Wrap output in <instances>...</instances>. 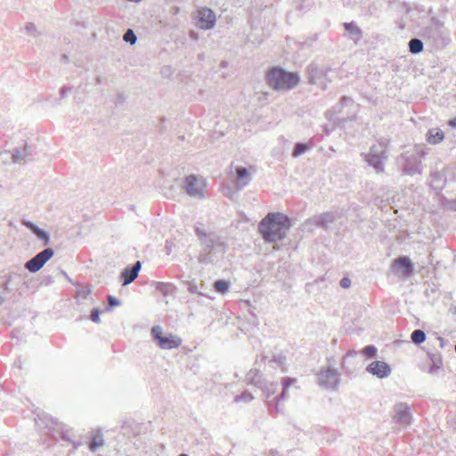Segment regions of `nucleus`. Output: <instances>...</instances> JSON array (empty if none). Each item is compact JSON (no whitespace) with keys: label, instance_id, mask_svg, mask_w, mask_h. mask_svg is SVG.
I'll return each instance as SVG.
<instances>
[{"label":"nucleus","instance_id":"nucleus-1","mask_svg":"<svg viewBox=\"0 0 456 456\" xmlns=\"http://www.w3.org/2000/svg\"><path fill=\"white\" fill-rule=\"evenodd\" d=\"M201 225L202 224L198 223L194 226L195 235L200 244L198 261L203 265L215 264L218 258L217 255L223 256L228 245L216 232H207L201 228Z\"/></svg>","mask_w":456,"mask_h":456},{"label":"nucleus","instance_id":"nucleus-2","mask_svg":"<svg viewBox=\"0 0 456 456\" xmlns=\"http://www.w3.org/2000/svg\"><path fill=\"white\" fill-rule=\"evenodd\" d=\"M291 227L290 218L280 212L268 213L259 223L258 232L265 242L281 241Z\"/></svg>","mask_w":456,"mask_h":456},{"label":"nucleus","instance_id":"nucleus-3","mask_svg":"<svg viewBox=\"0 0 456 456\" xmlns=\"http://www.w3.org/2000/svg\"><path fill=\"white\" fill-rule=\"evenodd\" d=\"M420 36L436 49H444L451 42L444 22L437 17L430 19L429 24L421 29Z\"/></svg>","mask_w":456,"mask_h":456},{"label":"nucleus","instance_id":"nucleus-4","mask_svg":"<svg viewBox=\"0 0 456 456\" xmlns=\"http://www.w3.org/2000/svg\"><path fill=\"white\" fill-rule=\"evenodd\" d=\"M428 152L423 145L415 144L412 149L405 151L397 158L401 161V170L403 175H415L422 173L421 159Z\"/></svg>","mask_w":456,"mask_h":456},{"label":"nucleus","instance_id":"nucleus-5","mask_svg":"<svg viewBox=\"0 0 456 456\" xmlns=\"http://www.w3.org/2000/svg\"><path fill=\"white\" fill-rule=\"evenodd\" d=\"M266 81L273 90H291L300 81V77L296 72L287 71L281 67H273L266 74Z\"/></svg>","mask_w":456,"mask_h":456},{"label":"nucleus","instance_id":"nucleus-6","mask_svg":"<svg viewBox=\"0 0 456 456\" xmlns=\"http://www.w3.org/2000/svg\"><path fill=\"white\" fill-rule=\"evenodd\" d=\"M354 103V102L351 97L342 96L337 104H335L332 108H330L325 112V117L329 120H332L337 125H341L348 121H353L355 119L354 114L343 118H336V116L342 113L345 107L353 106Z\"/></svg>","mask_w":456,"mask_h":456},{"label":"nucleus","instance_id":"nucleus-7","mask_svg":"<svg viewBox=\"0 0 456 456\" xmlns=\"http://www.w3.org/2000/svg\"><path fill=\"white\" fill-rule=\"evenodd\" d=\"M361 156L364 161L373 169L377 174L383 173L385 170V160L387 159V152L379 150L378 146L372 145L368 153H362Z\"/></svg>","mask_w":456,"mask_h":456},{"label":"nucleus","instance_id":"nucleus-8","mask_svg":"<svg viewBox=\"0 0 456 456\" xmlns=\"http://www.w3.org/2000/svg\"><path fill=\"white\" fill-rule=\"evenodd\" d=\"M39 421H41L42 424L45 425V428H47L49 430L53 429V430L58 432L60 435V437L63 441L72 442L75 449H77L80 445V443L73 442L71 440V438L69 436V431L64 428L63 424L58 422L57 419L49 417L48 415L42 413L41 415L37 414V418L36 419V422L38 425H40Z\"/></svg>","mask_w":456,"mask_h":456},{"label":"nucleus","instance_id":"nucleus-9","mask_svg":"<svg viewBox=\"0 0 456 456\" xmlns=\"http://www.w3.org/2000/svg\"><path fill=\"white\" fill-rule=\"evenodd\" d=\"M151 338L157 342L161 349H174L182 344V339L178 336H163L162 328L159 325L153 326L151 330Z\"/></svg>","mask_w":456,"mask_h":456},{"label":"nucleus","instance_id":"nucleus-10","mask_svg":"<svg viewBox=\"0 0 456 456\" xmlns=\"http://www.w3.org/2000/svg\"><path fill=\"white\" fill-rule=\"evenodd\" d=\"M54 256V250L52 248H45L38 252L32 258L28 260L24 267L30 273H37Z\"/></svg>","mask_w":456,"mask_h":456},{"label":"nucleus","instance_id":"nucleus-11","mask_svg":"<svg viewBox=\"0 0 456 456\" xmlns=\"http://www.w3.org/2000/svg\"><path fill=\"white\" fill-rule=\"evenodd\" d=\"M318 384L330 390H337L340 381L339 373L335 369L321 370L317 374Z\"/></svg>","mask_w":456,"mask_h":456},{"label":"nucleus","instance_id":"nucleus-12","mask_svg":"<svg viewBox=\"0 0 456 456\" xmlns=\"http://www.w3.org/2000/svg\"><path fill=\"white\" fill-rule=\"evenodd\" d=\"M391 270L395 274L410 277L413 273L414 265L408 256H403L393 260Z\"/></svg>","mask_w":456,"mask_h":456},{"label":"nucleus","instance_id":"nucleus-13","mask_svg":"<svg viewBox=\"0 0 456 456\" xmlns=\"http://www.w3.org/2000/svg\"><path fill=\"white\" fill-rule=\"evenodd\" d=\"M204 186L194 175H190L184 178L183 187L186 193L191 197L203 199L205 197Z\"/></svg>","mask_w":456,"mask_h":456},{"label":"nucleus","instance_id":"nucleus-14","mask_svg":"<svg viewBox=\"0 0 456 456\" xmlns=\"http://www.w3.org/2000/svg\"><path fill=\"white\" fill-rule=\"evenodd\" d=\"M297 379L290 377H284L281 379L282 389L281 392L275 396L273 400L267 401V404L269 405L270 411H274L275 413L280 411L279 410V403L283 401L287 397V390L288 388L296 383Z\"/></svg>","mask_w":456,"mask_h":456},{"label":"nucleus","instance_id":"nucleus-15","mask_svg":"<svg viewBox=\"0 0 456 456\" xmlns=\"http://www.w3.org/2000/svg\"><path fill=\"white\" fill-rule=\"evenodd\" d=\"M366 371L379 379H385L391 374V367L383 361H374L368 364Z\"/></svg>","mask_w":456,"mask_h":456},{"label":"nucleus","instance_id":"nucleus-16","mask_svg":"<svg viewBox=\"0 0 456 456\" xmlns=\"http://www.w3.org/2000/svg\"><path fill=\"white\" fill-rule=\"evenodd\" d=\"M35 148L27 142L22 147L15 148L12 152V159L13 163H20L21 161H28L33 159Z\"/></svg>","mask_w":456,"mask_h":456},{"label":"nucleus","instance_id":"nucleus-17","mask_svg":"<svg viewBox=\"0 0 456 456\" xmlns=\"http://www.w3.org/2000/svg\"><path fill=\"white\" fill-rule=\"evenodd\" d=\"M216 24V14L209 8H203L200 11L197 20V26L201 29H210Z\"/></svg>","mask_w":456,"mask_h":456},{"label":"nucleus","instance_id":"nucleus-18","mask_svg":"<svg viewBox=\"0 0 456 456\" xmlns=\"http://www.w3.org/2000/svg\"><path fill=\"white\" fill-rule=\"evenodd\" d=\"M395 422L409 425L411 422V410L407 403H399L395 405Z\"/></svg>","mask_w":456,"mask_h":456},{"label":"nucleus","instance_id":"nucleus-19","mask_svg":"<svg viewBox=\"0 0 456 456\" xmlns=\"http://www.w3.org/2000/svg\"><path fill=\"white\" fill-rule=\"evenodd\" d=\"M142 268V263L136 261L133 265L126 266L120 273V279L123 286L132 283L139 274Z\"/></svg>","mask_w":456,"mask_h":456},{"label":"nucleus","instance_id":"nucleus-20","mask_svg":"<svg viewBox=\"0 0 456 456\" xmlns=\"http://www.w3.org/2000/svg\"><path fill=\"white\" fill-rule=\"evenodd\" d=\"M336 220V216L332 212H324L318 216H313L308 220L310 224H314L318 227L328 228L330 224H332Z\"/></svg>","mask_w":456,"mask_h":456},{"label":"nucleus","instance_id":"nucleus-21","mask_svg":"<svg viewBox=\"0 0 456 456\" xmlns=\"http://www.w3.org/2000/svg\"><path fill=\"white\" fill-rule=\"evenodd\" d=\"M236 186L238 190H242L251 181V175L248 168L242 166L235 169Z\"/></svg>","mask_w":456,"mask_h":456},{"label":"nucleus","instance_id":"nucleus-22","mask_svg":"<svg viewBox=\"0 0 456 456\" xmlns=\"http://www.w3.org/2000/svg\"><path fill=\"white\" fill-rule=\"evenodd\" d=\"M343 27L347 33V37L354 41V44H358L362 38V30L357 26L356 22H345Z\"/></svg>","mask_w":456,"mask_h":456},{"label":"nucleus","instance_id":"nucleus-23","mask_svg":"<svg viewBox=\"0 0 456 456\" xmlns=\"http://www.w3.org/2000/svg\"><path fill=\"white\" fill-rule=\"evenodd\" d=\"M428 362H429V368L428 372L429 374L435 375L437 373L439 370L443 369L444 363H443V358L440 353H428Z\"/></svg>","mask_w":456,"mask_h":456},{"label":"nucleus","instance_id":"nucleus-24","mask_svg":"<svg viewBox=\"0 0 456 456\" xmlns=\"http://www.w3.org/2000/svg\"><path fill=\"white\" fill-rule=\"evenodd\" d=\"M431 183L430 186L437 193L442 191L446 184V177L441 171H432L430 173Z\"/></svg>","mask_w":456,"mask_h":456},{"label":"nucleus","instance_id":"nucleus-25","mask_svg":"<svg viewBox=\"0 0 456 456\" xmlns=\"http://www.w3.org/2000/svg\"><path fill=\"white\" fill-rule=\"evenodd\" d=\"M151 285L155 288V290L161 293L163 296H172L175 293V286L170 282H162L151 281Z\"/></svg>","mask_w":456,"mask_h":456},{"label":"nucleus","instance_id":"nucleus-26","mask_svg":"<svg viewBox=\"0 0 456 456\" xmlns=\"http://www.w3.org/2000/svg\"><path fill=\"white\" fill-rule=\"evenodd\" d=\"M444 139V133L440 128H430L427 134L426 140L428 143L436 145L443 142Z\"/></svg>","mask_w":456,"mask_h":456},{"label":"nucleus","instance_id":"nucleus-27","mask_svg":"<svg viewBox=\"0 0 456 456\" xmlns=\"http://www.w3.org/2000/svg\"><path fill=\"white\" fill-rule=\"evenodd\" d=\"M308 73V83L312 85L318 84V80L321 79L325 74L322 69H321L315 64H310L307 67Z\"/></svg>","mask_w":456,"mask_h":456},{"label":"nucleus","instance_id":"nucleus-28","mask_svg":"<svg viewBox=\"0 0 456 456\" xmlns=\"http://www.w3.org/2000/svg\"><path fill=\"white\" fill-rule=\"evenodd\" d=\"M247 379L249 380L250 384H253L259 388L264 387L266 381L263 379L260 370L257 369H251L247 374Z\"/></svg>","mask_w":456,"mask_h":456},{"label":"nucleus","instance_id":"nucleus-29","mask_svg":"<svg viewBox=\"0 0 456 456\" xmlns=\"http://www.w3.org/2000/svg\"><path fill=\"white\" fill-rule=\"evenodd\" d=\"M312 148V142H296L291 155L293 158H298Z\"/></svg>","mask_w":456,"mask_h":456},{"label":"nucleus","instance_id":"nucleus-30","mask_svg":"<svg viewBox=\"0 0 456 456\" xmlns=\"http://www.w3.org/2000/svg\"><path fill=\"white\" fill-rule=\"evenodd\" d=\"M409 51L412 54H419L424 49V44L421 39L411 38L408 43Z\"/></svg>","mask_w":456,"mask_h":456},{"label":"nucleus","instance_id":"nucleus-31","mask_svg":"<svg viewBox=\"0 0 456 456\" xmlns=\"http://www.w3.org/2000/svg\"><path fill=\"white\" fill-rule=\"evenodd\" d=\"M103 444L104 439L102 437V433L101 431H97L90 440L89 449L91 452H95L100 446H102Z\"/></svg>","mask_w":456,"mask_h":456},{"label":"nucleus","instance_id":"nucleus-32","mask_svg":"<svg viewBox=\"0 0 456 456\" xmlns=\"http://www.w3.org/2000/svg\"><path fill=\"white\" fill-rule=\"evenodd\" d=\"M426 338L425 331L419 329L414 330L411 334V342L416 346H420L425 342Z\"/></svg>","mask_w":456,"mask_h":456},{"label":"nucleus","instance_id":"nucleus-33","mask_svg":"<svg viewBox=\"0 0 456 456\" xmlns=\"http://www.w3.org/2000/svg\"><path fill=\"white\" fill-rule=\"evenodd\" d=\"M214 289L217 293L225 294L230 289V281L225 280H217L214 283Z\"/></svg>","mask_w":456,"mask_h":456},{"label":"nucleus","instance_id":"nucleus-34","mask_svg":"<svg viewBox=\"0 0 456 456\" xmlns=\"http://www.w3.org/2000/svg\"><path fill=\"white\" fill-rule=\"evenodd\" d=\"M277 386V383H268L267 381H265V385H264V387H261L260 389L264 392L266 398L269 399L276 392Z\"/></svg>","mask_w":456,"mask_h":456},{"label":"nucleus","instance_id":"nucleus-35","mask_svg":"<svg viewBox=\"0 0 456 456\" xmlns=\"http://www.w3.org/2000/svg\"><path fill=\"white\" fill-rule=\"evenodd\" d=\"M107 301L108 305L105 307L106 312H111L113 307L119 306L121 305V301L111 295L107 296Z\"/></svg>","mask_w":456,"mask_h":456},{"label":"nucleus","instance_id":"nucleus-36","mask_svg":"<svg viewBox=\"0 0 456 456\" xmlns=\"http://www.w3.org/2000/svg\"><path fill=\"white\" fill-rule=\"evenodd\" d=\"M377 352H378V349L375 346L373 345H369V346H366L362 353V354L367 358V359H370V358H373L377 355Z\"/></svg>","mask_w":456,"mask_h":456},{"label":"nucleus","instance_id":"nucleus-37","mask_svg":"<svg viewBox=\"0 0 456 456\" xmlns=\"http://www.w3.org/2000/svg\"><path fill=\"white\" fill-rule=\"evenodd\" d=\"M123 40L130 45H134L137 41V37L132 28H128L123 36Z\"/></svg>","mask_w":456,"mask_h":456},{"label":"nucleus","instance_id":"nucleus-38","mask_svg":"<svg viewBox=\"0 0 456 456\" xmlns=\"http://www.w3.org/2000/svg\"><path fill=\"white\" fill-rule=\"evenodd\" d=\"M253 398H254L253 395L249 392L243 391L241 394L235 396L234 402H236V403H239V402L249 403L250 401L253 400Z\"/></svg>","mask_w":456,"mask_h":456},{"label":"nucleus","instance_id":"nucleus-39","mask_svg":"<svg viewBox=\"0 0 456 456\" xmlns=\"http://www.w3.org/2000/svg\"><path fill=\"white\" fill-rule=\"evenodd\" d=\"M36 236L44 242V245H48L50 243L51 236L47 231L40 228Z\"/></svg>","mask_w":456,"mask_h":456},{"label":"nucleus","instance_id":"nucleus-40","mask_svg":"<svg viewBox=\"0 0 456 456\" xmlns=\"http://www.w3.org/2000/svg\"><path fill=\"white\" fill-rule=\"evenodd\" d=\"M22 225H24L26 228H28L34 235H36L38 231L40 230V227L37 225L34 222L23 219L21 221Z\"/></svg>","mask_w":456,"mask_h":456},{"label":"nucleus","instance_id":"nucleus-41","mask_svg":"<svg viewBox=\"0 0 456 456\" xmlns=\"http://www.w3.org/2000/svg\"><path fill=\"white\" fill-rule=\"evenodd\" d=\"M271 364L274 363L277 366L282 367L286 362V356L283 354H276L273 355V358L269 362Z\"/></svg>","mask_w":456,"mask_h":456},{"label":"nucleus","instance_id":"nucleus-42","mask_svg":"<svg viewBox=\"0 0 456 456\" xmlns=\"http://www.w3.org/2000/svg\"><path fill=\"white\" fill-rule=\"evenodd\" d=\"M25 30L28 35H32L35 37L39 36V32L37 31V27L33 22L26 23Z\"/></svg>","mask_w":456,"mask_h":456},{"label":"nucleus","instance_id":"nucleus-43","mask_svg":"<svg viewBox=\"0 0 456 456\" xmlns=\"http://www.w3.org/2000/svg\"><path fill=\"white\" fill-rule=\"evenodd\" d=\"M101 313L102 312L98 307L93 308L91 311L90 317H89L90 320L95 323H100L101 322V318H100Z\"/></svg>","mask_w":456,"mask_h":456},{"label":"nucleus","instance_id":"nucleus-44","mask_svg":"<svg viewBox=\"0 0 456 456\" xmlns=\"http://www.w3.org/2000/svg\"><path fill=\"white\" fill-rule=\"evenodd\" d=\"M339 285L343 289H348L351 286V280L348 277H343L339 281Z\"/></svg>","mask_w":456,"mask_h":456},{"label":"nucleus","instance_id":"nucleus-45","mask_svg":"<svg viewBox=\"0 0 456 456\" xmlns=\"http://www.w3.org/2000/svg\"><path fill=\"white\" fill-rule=\"evenodd\" d=\"M389 143V140L388 139H381L379 142V145H377L379 147V150H383L387 152V147Z\"/></svg>","mask_w":456,"mask_h":456},{"label":"nucleus","instance_id":"nucleus-46","mask_svg":"<svg viewBox=\"0 0 456 456\" xmlns=\"http://www.w3.org/2000/svg\"><path fill=\"white\" fill-rule=\"evenodd\" d=\"M187 289L189 290V292H191L192 294L198 293V287L193 282H188Z\"/></svg>","mask_w":456,"mask_h":456},{"label":"nucleus","instance_id":"nucleus-47","mask_svg":"<svg viewBox=\"0 0 456 456\" xmlns=\"http://www.w3.org/2000/svg\"><path fill=\"white\" fill-rule=\"evenodd\" d=\"M68 91H71V87H68L66 86H61L60 89L61 98H65Z\"/></svg>","mask_w":456,"mask_h":456},{"label":"nucleus","instance_id":"nucleus-48","mask_svg":"<svg viewBox=\"0 0 456 456\" xmlns=\"http://www.w3.org/2000/svg\"><path fill=\"white\" fill-rule=\"evenodd\" d=\"M0 287H3V294L9 293L12 291L9 281H4Z\"/></svg>","mask_w":456,"mask_h":456},{"label":"nucleus","instance_id":"nucleus-49","mask_svg":"<svg viewBox=\"0 0 456 456\" xmlns=\"http://www.w3.org/2000/svg\"><path fill=\"white\" fill-rule=\"evenodd\" d=\"M15 276H18V277H20V274H16L14 273H9L8 274H5L4 276V278L5 279L4 281H9V284L11 283L12 280L13 279V277Z\"/></svg>","mask_w":456,"mask_h":456},{"label":"nucleus","instance_id":"nucleus-50","mask_svg":"<svg viewBox=\"0 0 456 456\" xmlns=\"http://www.w3.org/2000/svg\"><path fill=\"white\" fill-rule=\"evenodd\" d=\"M126 98H125V95L121 93V94H118L117 95V102L118 103H123L125 102Z\"/></svg>","mask_w":456,"mask_h":456},{"label":"nucleus","instance_id":"nucleus-51","mask_svg":"<svg viewBox=\"0 0 456 456\" xmlns=\"http://www.w3.org/2000/svg\"><path fill=\"white\" fill-rule=\"evenodd\" d=\"M357 354H358L357 351L351 349V350L347 351L346 357H354L357 355Z\"/></svg>","mask_w":456,"mask_h":456},{"label":"nucleus","instance_id":"nucleus-52","mask_svg":"<svg viewBox=\"0 0 456 456\" xmlns=\"http://www.w3.org/2000/svg\"><path fill=\"white\" fill-rule=\"evenodd\" d=\"M448 125L453 128V129H456V117L450 119L449 122H448Z\"/></svg>","mask_w":456,"mask_h":456},{"label":"nucleus","instance_id":"nucleus-53","mask_svg":"<svg viewBox=\"0 0 456 456\" xmlns=\"http://www.w3.org/2000/svg\"><path fill=\"white\" fill-rule=\"evenodd\" d=\"M61 61H64V62H68L69 61V57L67 54H62L61 57Z\"/></svg>","mask_w":456,"mask_h":456},{"label":"nucleus","instance_id":"nucleus-54","mask_svg":"<svg viewBox=\"0 0 456 456\" xmlns=\"http://www.w3.org/2000/svg\"><path fill=\"white\" fill-rule=\"evenodd\" d=\"M102 83V79L101 77H96V85H101Z\"/></svg>","mask_w":456,"mask_h":456},{"label":"nucleus","instance_id":"nucleus-55","mask_svg":"<svg viewBox=\"0 0 456 456\" xmlns=\"http://www.w3.org/2000/svg\"><path fill=\"white\" fill-rule=\"evenodd\" d=\"M5 301V298L4 297H3L2 295H0V305H2Z\"/></svg>","mask_w":456,"mask_h":456},{"label":"nucleus","instance_id":"nucleus-56","mask_svg":"<svg viewBox=\"0 0 456 456\" xmlns=\"http://www.w3.org/2000/svg\"><path fill=\"white\" fill-rule=\"evenodd\" d=\"M438 340L440 341V346L443 347V346H444V338H440V337H439V338H438Z\"/></svg>","mask_w":456,"mask_h":456},{"label":"nucleus","instance_id":"nucleus-57","mask_svg":"<svg viewBox=\"0 0 456 456\" xmlns=\"http://www.w3.org/2000/svg\"><path fill=\"white\" fill-rule=\"evenodd\" d=\"M403 6L405 7V12L408 13L411 11L410 6L407 5L406 4H404Z\"/></svg>","mask_w":456,"mask_h":456},{"label":"nucleus","instance_id":"nucleus-58","mask_svg":"<svg viewBox=\"0 0 456 456\" xmlns=\"http://www.w3.org/2000/svg\"><path fill=\"white\" fill-rule=\"evenodd\" d=\"M266 359H267V356H266V355H265V354H263V355H262V358H261V361H262V362H265Z\"/></svg>","mask_w":456,"mask_h":456},{"label":"nucleus","instance_id":"nucleus-59","mask_svg":"<svg viewBox=\"0 0 456 456\" xmlns=\"http://www.w3.org/2000/svg\"><path fill=\"white\" fill-rule=\"evenodd\" d=\"M341 365L343 368H346V358H344V360L342 361Z\"/></svg>","mask_w":456,"mask_h":456},{"label":"nucleus","instance_id":"nucleus-60","mask_svg":"<svg viewBox=\"0 0 456 456\" xmlns=\"http://www.w3.org/2000/svg\"><path fill=\"white\" fill-rule=\"evenodd\" d=\"M325 133L327 135H329L330 134V130L329 128H325Z\"/></svg>","mask_w":456,"mask_h":456},{"label":"nucleus","instance_id":"nucleus-61","mask_svg":"<svg viewBox=\"0 0 456 456\" xmlns=\"http://www.w3.org/2000/svg\"><path fill=\"white\" fill-rule=\"evenodd\" d=\"M61 273L63 274V276H65L67 279H69V276L65 271H61Z\"/></svg>","mask_w":456,"mask_h":456},{"label":"nucleus","instance_id":"nucleus-62","mask_svg":"<svg viewBox=\"0 0 456 456\" xmlns=\"http://www.w3.org/2000/svg\"><path fill=\"white\" fill-rule=\"evenodd\" d=\"M297 9L298 11H301V10L303 9L302 4H298V5L297 6Z\"/></svg>","mask_w":456,"mask_h":456},{"label":"nucleus","instance_id":"nucleus-63","mask_svg":"<svg viewBox=\"0 0 456 456\" xmlns=\"http://www.w3.org/2000/svg\"><path fill=\"white\" fill-rule=\"evenodd\" d=\"M178 456H189V455H188V454H186V453H181V454H179Z\"/></svg>","mask_w":456,"mask_h":456},{"label":"nucleus","instance_id":"nucleus-64","mask_svg":"<svg viewBox=\"0 0 456 456\" xmlns=\"http://www.w3.org/2000/svg\"><path fill=\"white\" fill-rule=\"evenodd\" d=\"M130 209H134V205H131V206H130Z\"/></svg>","mask_w":456,"mask_h":456}]
</instances>
